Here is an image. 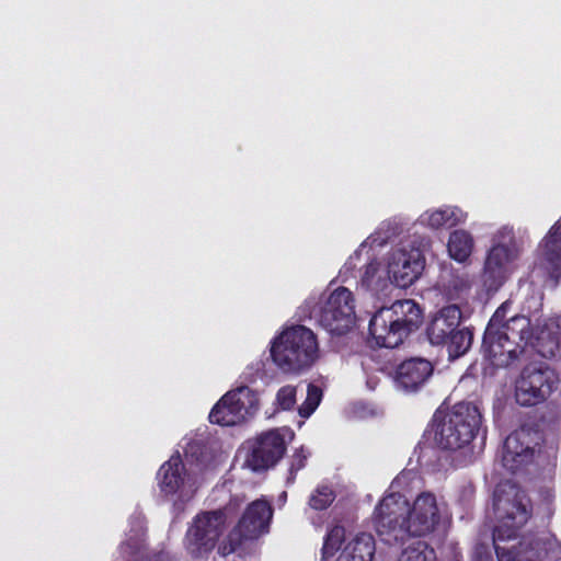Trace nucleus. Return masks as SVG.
Segmentation results:
<instances>
[{
  "label": "nucleus",
  "mask_w": 561,
  "mask_h": 561,
  "mask_svg": "<svg viewBox=\"0 0 561 561\" xmlns=\"http://www.w3.org/2000/svg\"><path fill=\"white\" fill-rule=\"evenodd\" d=\"M445 516V505L430 492L421 493L410 506L403 495L391 493L376 510V531L385 542L433 533Z\"/></svg>",
  "instance_id": "1"
},
{
  "label": "nucleus",
  "mask_w": 561,
  "mask_h": 561,
  "mask_svg": "<svg viewBox=\"0 0 561 561\" xmlns=\"http://www.w3.org/2000/svg\"><path fill=\"white\" fill-rule=\"evenodd\" d=\"M496 525L493 543L497 560L510 561L507 549H516L518 529L529 518V501L525 493L511 482L501 483L494 492L493 502Z\"/></svg>",
  "instance_id": "2"
},
{
  "label": "nucleus",
  "mask_w": 561,
  "mask_h": 561,
  "mask_svg": "<svg viewBox=\"0 0 561 561\" xmlns=\"http://www.w3.org/2000/svg\"><path fill=\"white\" fill-rule=\"evenodd\" d=\"M504 312L497 309L485 329L483 348L496 366L508 365L522 352L520 342L533 337L530 321L525 316H515L503 322Z\"/></svg>",
  "instance_id": "3"
},
{
  "label": "nucleus",
  "mask_w": 561,
  "mask_h": 561,
  "mask_svg": "<svg viewBox=\"0 0 561 561\" xmlns=\"http://www.w3.org/2000/svg\"><path fill=\"white\" fill-rule=\"evenodd\" d=\"M271 355L284 371L297 373L309 368L319 357L317 336L307 327H290L274 340Z\"/></svg>",
  "instance_id": "4"
},
{
  "label": "nucleus",
  "mask_w": 561,
  "mask_h": 561,
  "mask_svg": "<svg viewBox=\"0 0 561 561\" xmlns=\"http://www.w3.org/2000/svg\"><path fill=\"white\" fill-rule=\"evenodd\" d=\"M481 423V415L476 407L459 404L444 415L435 425V443L444 449H458L474 437Z\"/></svg>",
  "instance_id": "5"
},
{
  "label": "nucleus",
  "mask_w": 561,
  "mask_h": 561,
  "mask_svg": "<svg viewBox=\"0 0 561 561\" xmlns=\"http://www.w3.org/2000/svg\"><path fill=\"white\" fill-rule=\"evenodd\" d=\"M308 317H314L331 334L343 335L356 324L355 300L352 291L345 287L333 290L319 309L309 310Z\"/></svg>",
  "instance_id": "6"
},
{
  "label": "nucleus",
  "mask_w": 561,
  "mask_h": 561,
  "mask_svg": "<svg viewBox=\"0 0 561 561\" xmlns=\"http://www.w3.org/2000/svg\"><path fill=\"white\" fill-rule=\"evenodd\" d=\"M158 485L161 494L172 502L175 510H183L201 485V479L185 469L179 455L172 456L158 472Z\"/></svg>",
  "instance_id": "7"
},
{
  "label": "nucleus",
  "mask_w": 561,
  "mask_h": 561,
  "mask_svg": "<svg viewBox=\"0 0 561 561\" xmlns=\"http://www.w3.org/2000/svg\"><path fill=\"white\" fill-rule=\"evenodd\" d=\"M519 253L520 249L514 239L513 229L508 227L500 229L483 268L484 284L490 289H497L507 279Z\"/></svg>",
  "instance_id": "8"
},
{
  "label": "nucleus",
  "mask_w": 561,
  "mask_h": 561,
  "mask_svg": "<svg viewBox=\"0 0 561 561\" xmlns=\"http://www.w3.org/2000/svg\"><path fill=\"white\" fill-rule=\"evenodd\" d=\"M259 410V396L249 387L226 393L209 413L211 423L232 426L244 422Z\"/></svg>",
  "instance_id": "9"
},
{
  "label": "nucleus",
  "mask_w": 561,
  "mask_h": 561,
  "mask_svg": "<svg viewBox=\"0 0 561 561\" xmlns=\"http://www.w3.org/2000/svg\"><path fill=\"white\" fill-rule=\"evenodd\" d=\"M227 526L225 511H210L198 514L187 531V550L195 558L210 552Z\"/></svg>",
  "instance_id": "10"
},
{
  "label": "nucleus",
  "mask_w": 561,
  "mask_h": 561,
  "mask_svg": "<svg viewBox=\"0 0 561 561\" xmlns=\"http://www.w3.org/2000/svg\"><path fill=\"white\" fill-rule=\"evenodd\" d=\"M344 536L343 527L336 526L330 530L323 543L322 561H371L375 552V541L371 535L360 534L341 550Z\"/></svg>",
  "instance_id": "11"
},
{
  "label": "nucleus",
  "mask_w": 561,
  "mask_h": 561,
  "mask_svg": "<svg viewBox=\"0 0 561 561\" xmlns=\"http://www.w3.org/2000/svg\"><path fill=\"white\" fill-rule=\"evenodd\" d=\"M273 511L265 500L253 501L243 513L238 526L229 535V547L219 548L221 554L226 556L234 551L242 539H254L268 529Z\"/></svg>",
  "instance_id": "12"
},
{
  "label": "nucleus",
  "mask_w": 561,
  "mask_h": 561,
  "mask_svg": "<svg viewBox=\"0 0 561 561\" xmlns=\"http://www.w3.org/2000/svg\"><path fill=\"white\" fill-rule=\"evenodd\" d=\"M556 382L554 374L549 368L528 366L516 381V401L524 407L536 405L551 394Z\"/></svg>",
  "instance_id": "13"
},
{
  "label": "nucleus",
  "mask_w": 561,
  "mask_h": 561,
  "mask_svg": "<svg viewBox=\"0 0 561 561\" xmlns=\"http://www.w3.org/2000/svg\"><path fill=\"white\" fill-rule=\"evenodd\" d=\"M424 265L421 250L411 242L403 243L390 253L388 274L398 286L408 287L420 277Z\"/></svg>",
  "instance_id": "14"
},
{
  "label": "nucleus",
  "mask_w": 561,
  "mask_h": 561,
  "mask_svg": "<svg viewBox=\"0 0 561 561\" xmlns=\"http://www.w3.org/2000/svg\"><path fill=\"white\" fill-rule=\"evenodd\" d=\"M287 428L272 430L260 435L250 447L244 465L253 471L264 470L274 466L286 450L285 436Z\"/></svg>",
  "instance_id": "15"
},
{
  "label": "nucleus",
  "mask_w": 561,
  "mask_h": 561,
  "mask_svg": "<svg viewBox=\"0 0 561 561\" xmlns=\"http://www.w3.org/2000/svg\"><path fill=\"white\" fill-rule=\"evenodd\" d=\"M530 434L525 430L512 433L504 442L502 451L503 466L515 472L528 463L533 457Z\"/></svg>",
  "instance_id": "16"
},
{
  "label": "nucleus",
  "mask_w": 561,
  "mask_h": 561,
  "mask_svg": "<svg viewBox=\"0 0 561 561\" xmlns=\"http://www.w3.org/2000/svg\"><path fill=\"white\" fill-rule=\"evenodd\" d=\"M433 365L424 358H410L401 363L397 369V387L412 392L419 390L432 376Z\"/></svg>",
  "instance_id": "17"
},
{
  "label": "nucleus",
  "mask_w": 561,
  "mask_h": 561,
  "mask_svg": "<svg viewBox=\"0 0 561 561\" xmlns=\"http://www.w3.org/2000/svg\"><path fill=\"white\" fill-rule=\"evenodd\" d=\"M461 311L456 305L442 308L432 318L426 332L428 340L434 345H443L448 342V336L460 325Z\"/></svg>",
  "instance_id": "18"
},
{
  "label": "nucleus",
  "mask_w": 561,
  "mask_h": 561,
  "mask_svg": "<svg viewBox=\"0 0 561 561\" xmlns=\"http://www.w3.org/2000/svg\"><path fill=\"white\" fill-rule=\"evenodd\" d=\"M369 332L376 344L393 348L399 346L408 336L404 329L396 323L381 309L377 311L369 322Z\"/></svg>",
  "instance_id": "19"
},
{
  "label": "nucleus",
  "mask_w": 561,
  "mask_h": 561,
  "mask_svg": "<svg viewBox=\"0 0 561 561\" xmlns=\"http://www.w3.org/2000/svg\"><path fill=\"white\" fill-rule=\"evenodd\" d=\"M381 310L396 323L404 329L408 335L415 331L422 322V311L412 299L397 300L388 308Z\"/></svg>",
  "instance_id": "20"
},
{
  "label": "nucleus",
  "mask_w": 561,
  "mask_h": 561,
  "mask_svg": "<svg viewBox=\"0 0 561 561\" xmlns=\"http://www.w3.org/2000/svg\"><path fill=\"white\" fill-rule=\"evenodd\" d=\"M516 552H519L522 558H541L545 556L550 561L561 560V542L557 539H549L546 542L534 540L530 537H522L517 541Z\"/></svg>",
  "instance_id": "21"
},
{
  "label": "nucleus",
  "mask_w": 561,
  "mask_h": 561,
  "mask_svg": "<svg viewBox=\"0 0 561 561\" xmlns=\"http://www.w3.org/2000/svg\"><path fill=\"white\" fill-rule=\"evenodd\" d=\"M545 267L550 275L559 279L561 277V220L549 231L542 244Z\"/></svg>",
  "instance_id": "22"
},
{
  "label": "nucleus",
  "mask_w": 561,
  "mask_h": 561,
  "mask_svg": "<svg viewBox=\"0 0 561 561\" xmlns=\"http://www.w3.org/2000/svg\"><path fill=\"white\" fill-rule=\"evenodd\" d=\"M467 214L455 206L427 210L420 217L422 225L432 229L450 228L465 222Z\"/></svg>",
  "instance_id": "23"
},
{
  "label": "nucleus",
  "mask_w": 561,
  "mask_h": 561,
  "mask_svg": "<svg viewBox=\"0 0 561 561\" xmlns=\"http://www.w3.org/2000/svg\"><path fill=\"white\" fill-rule=\"evenodd\" d=\"M474 240L470 232L458 229L449 234L447 241L448 255L459 262L466 263L472 254Z\"/></svg>",
  "instance_id": "24"
},
{
  "label": "nucleus",
  "mask_w": 561,
  "mask_h": 561,
  "mask_svg": "<svg viewBox=\"0 0 561 561\" xmlns=\"http://www.w3.org/2000/svg\"><path fill=\"white\" fill-rule=\"evenodd\" d=\"M439 284L450 298L457 297L470 287V280L466 274H454L449 271L442 274Z\"/></svg>",
  "instance_id": "25"
},
{
  "label": "nucleus",
  "mask_w": 561,
  "mask_h": 561,
  "mask_svg": "<svg viewBox=\"0 0 561 561\" xmlns=\"http://www.w3.org/2000/svg\"><path fill=\"white\" fill-rule=\"evenodd\" d=\"M472 335L469 330L459 327L448 336V342L444 343L448 347L450 357L457 358L463 355L471 345Z\"/></svg>",
  "instance_id": "26"
},
{
  "label": "nucleus",
  "mask_w": 561,
  "mask_h": 561,
  "mask_svg": "<svg viewBox=\"0 0 561 561\" xmlns=\"http://www.w3.org/2000/svg\"><path fill=\"white\" fill-rule=\"evenodd\" d=\"M537 341L541 344L547 343V350L543 355H554L559 346V324L556 319L548 320L543 328L538 332Z\"/></svg>",
  "instance_id": "27"
},
{
  "label": "nucleus",
  "mask_w": 561,
  "mask_h": 561,
  "mask_svg": "<svg viewBox=\"0 0 561 561\" xmlns=\"http://www.w3.org/2000/svg\"><path fill=\"white\" fill-rule=\"evenodd\" d=\"M398 561H436V557L426 542L414 541L402 551Z\"/></svg>",
  "instance_id": "28"
},
{
  "label": "nucleus",
  "mask_w": 561,
  "mask_h": 561,
  "mask_svg": "<svg viewBox=\"0 0 561 561\" xmlns=\"http://www.w3.org/2000/svg\"><path fill=\"white\" fill-rule=\"evenodd\" d=\"M359 283L370 290H377L381 287L385 283V276L377 262H370L363 271H359Z\"/></svg>",
  "instance_id": "29"
},
{
  "label": "nucleus",
  "mask_w": 561,
  "mask_h": 561,
  "mask_svg": "<svg viewBox=\"0 0 561 561\" xmlns=\"http://www.w3.org/2000/svg\"><path fill=\"white\" fill-rule=\"evenodd\" d=\"M322 399V391L319 387L314 385L308 386L307 398L305 402L299 408V414L304 417H308L310 414L314 412L317 407L319 405Z\"/></svg>",
  "instance_id": "30"
},
{
  "label": "nucleus",
  "mask_w": 561,
  "mask_h": 561,
  "mask_svg": "<svg viewBox=\"0 0 561 561\" xmlns=\"http://www.w3.org/2000/svg\"><path fill=\"white\" fill-rule=\"evenodd\" d=\"M333 500H334V493L330 488L319 486L311 494L309 504L314 510H324L329 505H331Z\"/></svg>",
  "instance_id": "31"
},
{
  "label": "nucleus",
  "mask_w": 561,
  "mask_h": 561,
  "mask_svg": "<svg viewBox=\"0 0 561 561\" xmlns=\"http://www.w3.org/2000/svg\"><path fill=\"white\" fill-rule=\"evenodd\" d=\"M276 403L282 410H289L296 403V388L293 386L282 387L276 394Z\"/></svg>",
  "instance_id": "32"
},
{
  "label": "nucleus",
  "mask_w": 561,
  "mask_h": 561,
  "mask_svg": "<svg viewBox=\"0 0 561 561\" xmlns=\"http://www.w3.org/2000/svg\"><path fill=\"white\" fill-rule=\"evenodd\" d=\"M307 459V455L300 450L299 453L295 454L291 462V471H298L305 467V461Z\"/></svg>",
  "instance_id": "33"
},
{
  "label": "nucleus",
  "mask_w": 561,
  "mask_h": 561,
  "mask_svg": "<svg viewBox=\"0 0 561 561\" xmlns=\"http://www.w3.org/2000/svg\"><path fill=\"white\" fill-rule=\"evenodd\" d=\"M359 257V253L358 252H355L354 255H352L348 261L346 262V264L344 265V271H343V274L346 273V271L351 267H354L355 266V261L358 260Z\"/></svg>",
  "instance_id": "34"
},
{
  "label": "nucleus",
  "mask_w": 561,
  "mask_h": 561,
  "mask_svg": "<svg viewBox=\"0 0 561 561\" xmlns=\"http://www.w3.org/2000/svg\"><path fill=\"white\" fill-rule=\"evenodd\" d=\"M136 537H137V540H136V542L134 543L133 547H130L129 543H124L122 546V549H125V547H128L133 551L137 550L140 547V535H137Z\"/></svg>",
  "instance_id": "35"
},
{
  "label": "nucleus",
  "mask_w": 561,
  "mask_h": 561,
  "mask_svg": "<svg viewBox=\"0 0 561 561\" xmlns=\"http://www.w3.org/2000/svg\"><path fill=\"white\" fill-rule=\"evenodd\" d=\"M314 302H316V301H314V299H313V298L308 299V300L306 301V304H305L304 308H308V309H310L311 305H313Z\"/></svg>",
  "instance_id": "36"
},
{
  "label": "nucleus",
  "mask_w": 561,
  "mask_h": 561,
  "mask_svg": "<svg viewBox=\"0 0 561 561\" xmlns=\"http://www.w3.org/2000/svg\"><path fill=\"white\" fill-rule=\"evenodd\" d=\"M368 240H370L371 243H375V242L378 241V239L376 237H374V236L369 237Z\"/></svg>",
  "instance_id": "37"
},
{
  "label": "nucleus",
  "mask_w": 561,
  "mask_h": 561,
  "mask_svg": "<svg viewBox=\"0 0 561 561\" xmlns=\"http://www.w3.org/2000/svg\"><path fill=\"white\" fill-rule=\"evenodd\" d=\"M387 238H388V237H386V238L381 239V240H380V242H379V244H382V243L386 241V239H387Z\"/></svg>",
  "instance_id": "38"
}]
</instances>
